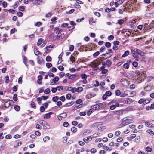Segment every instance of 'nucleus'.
Masks as SVG:
<instances>
[{
    "instance_id": "obj_60",
    "label": "nucleus",
    "mask_w": 154,
    "mask_h": 154,
    "mask_svg": "<svg viewBox=\"0 0 154 154\" xmlns=\"http://www.w3.org/2000/svg\"><path fill=\"white\" fill-rule=\"evenodd\" d=\"M52 15V13L51 12H49L46 15V17H51Z\"/></svg>"
},
{
    "instance_id": "obj_47",
    "label": "nucleus",
    "mask_w": 154,
    "mask_h": 154,
    "mask_svg": "<svg viewBox=\"0 0 154 154\" xmlns=\"http://www.w3.org/2000/svg\"><path fill=\"white\" fill-rule=\"evenodd\" d=\"M124 112H126L125 111V110H120L118 111V113L119 115H122Z\"/></svg>"
},
{
    "instance_id": "obj_16",
    "label": "nucleus",
    "mask_w": 154,
    "mask_h": 154,
    "mask_svg": "<svg viewBox=\"0 0 154 154\" xmlns=\"http://www.w3.org/2000/svg\"><path fill=\"white\" fill-rule=\"evenodd\" d=\"M129 51L128 50L125 51L124 54L122 55V57H125L129 55Z\"/></svg>"
},
{
    "instance_id": "obj_44",
    "label": "nucleus",
    "mask_w": 154,
    "mask_h": 154,
    "mask_svg": "<svg viewBox=\"0 0 154 154\" xmlns=\"http://www.w3.org/2000/svg\"><path fill=\"white\" fill-rule=\"evenodd\" d=\"M105 94H106V95L107 96H110L111 94L112 93L111 92L109 91H107L106 92Z\"/></svg>"
},
{
    "instance_id": "obj_30",
    "label": "nucleus",
    "mask_w": 154,
    "mask_h": 154,
    "mask_svg": "<svg viewBox=\"0 0 154 154\" xmlns=\"http://www.w3.org/2000/svg\"><path fill=\"white\" fill-rule=\"evenodd\" d=\"M19 2H18L17 1L16 2L15 4L13 5V7L14 9H15L16 7H17L19 5Z\"/></svg>"
},
{
    "instance_id": "obj_21",
    "label": "nucleus",
    "mask_w": 154,
    "mask_h": 154,
    "mask_svg": "<svg viewBox=\"0 0 154 154\" xmlns=\"http://www.w3.org/2000/svg\"><path fill=\"white\" fill-rule=\"evenodd\" d=\"M64 37V36H62V35L60 33V34H57V39L58 40L63 39Z\"/></svg>"
},
{
    "instance_id": "obj_51",
    "label": "nucleus",
    "mask_w": 154,
    "mask_h": 154,
    "mask_svg": "<svg viewBox=\"0 0 154 154\" xmlns=\"http://www.w3.org/2000/svg\"><path fill=\"white\" fill-rule=\"evenodd\" d=\"M71 131L72 132H75L77 131V128L75 127H72L71 128Z\"/></svg>"
},
{
    "instance_id": "obj_42",
    "label": "nucleus",
    "mask_w": 154,
    "mask_h": 154,
    "mask_svg": "<svg viewBox=\"0 0 154 154\" xmlns=\"http://www.w3.org/2000/svg\"><path fill=\"white\" fill-rule=\"evenodd\" d=\"M46 66L48 68H49L52 66V64L50 63H46Z\"/></svg>"
},
{
    "instance_id": "obj_62",
    "label": "nucleus",
    "mask_w": 154,
    "mask_h": 154,
    "mask_svg": "<svg viewBox=\"0 0 154 154\" xmlns=\"http://www.w3.org/2000/svg\"><path fill=\"white\" fill-rule=\"evenodd\" d=\"M135 85L134 84H132L130 86V88L131 89H133L135 88Z\"/></svg>"
},
{
    "instance_id": "obj_37",
    "label": "nucleus",
    "mask_w": 154,
    "mask_h": 154,
    "mask_svg": "<svg viewBox=\"0 0 154 154\" xmlns=\"http://www.w3.org/2000/svg\"><path fill=\"white\" fill-rule=\"evenodd\" d=\"M93 111L91 109H89L87 112V115L89 116L93 112Z\"/></svg>"
},
{
    "instance_id": "obj_26",
    "label": "nucleus",
    "mask_w": 154,
    "mask_h": 154,
    "mask_svg": "<svg viewBox=\"0 0 154 154\" xmlns=\"http://www.w3.org/2000/svg\"><path fill=\"white\" fill-rule=\"evenodd\" d=\"M50 92V90L49 88H47L44 91V93L46 94H49Z\"/></svg>"
},
{
    "instance_id": "obj_15",
    "label": "nucleus",
    "mask_w": 154,
    "mask_h": 154,
    "mask_svg": "<svg viewBox=\"0 0 154 154\" xmlns=\"http://www.w3.org/2000/svg\"><path fill=\"white\" fill-rule=\"evenodd\" d=\"M74 102L72 101L64 105V107H67L73 104Z\"/></svg>"
},
{
    "instance_id": "obj_10",
    "label": "nucleus",
    "mask_w": 154,
    "mask_h": 154,
    "mask_svg": "<svg viewBox=\"0 0 154 154\" xmlns=\"http://www.w3.org/2000/svg\"><path fill=\"white\" fill-rule=\"evenodd\" d=\"M136 51L137 53V55L139 54V55L142 56L144 55L145 53L144 52L136 48Z\"/></svg>"
},
{
    "instance_id": "obj_4",
    "label": "nucleus",
    "mask_w": 154,
    "mask_h": 154,
    "mask_svg": "<svg viewBox=\"0 0 154 154\" xmlns=\"http://www.w3.org/2000/svg\"><path fill=\"white\" fill-rule=\"evenodd\" d=\"M67 115L66 113V112H64L57 116V117L58 120L61 121L62 119L63 118H65L67 116Z\"/></svg>"
},
{
    "instance_id": "obj_28",
    "label": "nucleus",
    "mask_w": 154,
    "mask_h": 154,
    "mask_svg": "<svg viewBox=\"0 0 154 154\" xmlns=\"http://www.w3.org/2000/svg\"><path fill=\"white\" fill-rule=\"evenodd\" d=\"M14 109L16 111H18L20 110V107L18 105H15L14 106Z\"/></svg>"
},
{
    "instance_id": "obj_2",
    "label": "nucleus",
    "mask_w": 154,
    "mask_h": 154,
    "mask_svg": "<svg viewBox=\"0 0 154 154\" xmlns=\"http://www.w3.org/2000/svg\"><path fill=\"white\" fill-rule=\"evenodd\" d=\"M125 94L126 96L132 97L136 94V93L134 91H125Z\"/></svg>"
},
{
    "instance_id": "obj_43",
    "label": "nucleus",
    "mask_w": 154,
    "mask_h": 154,
    "mask_svg": "<svg viewBox=\"0 0 154 154\" xmlns=\"http://www.w3.org/2000/svg\"><path fill=\"white\" fill-rule=\"evenodd\" d=\"M5 82L7 83H8L9 82V77L8 76H7L5 77Z\"/></svg>"
},
{
    "instance_id": "obj_1",
    "label": "nucleus",
    "mask_w": 154,
    "mask_h": 154,
    "mask_svg": "<svg viewBox=\"0 0 154 154\" xmlns=\"http://www.w3.org/2000/svg\"><path fill=\"white\" fill-rule=\"evenodd\" d=\"M122 123L119 126V128L133 122V120L132 119H128L127 117L124 118L122 119Z\"/></svg>"
},
{
    "instance_id": "obj_14",
    "label": "nucleus",
    "mask_w": 154,
    "mask_h": 154,
    "mask_svg": "<svg viewBox=\"0 0 154 154\" xmlns=\"http://www.w3.org/2000/svg\"><path fill=\"white\" fill-rule=\"evenodd\" d=\"M52 114V112H50L46 114L44 116V119H48L50 118L51 115Z\"/></svg>"
},
{
    "instance_id": "obj_22",
    "label": "nucleus",
    "mask_w": 154,
    "mask_h": 154,
    "mask_svg": "<svg viewBox=\"0 0 154 154\" xmlns=\"http://www.w3.org/2000/svg\"><path fill=\"white\" fill-rule=\"evenodd\" d=\"M68 88L73 93H74L76 91V88H73L72 87H69Z\"/></svg>"
},
{
    "instance_id": "obj_5",
    "label": "nucleus",
    "mask_w": 154,
    "mask_h": 154,
    "mask_svg": "<svg viewBox=\"0 0 154 154\" xmlns=\"http://www.w3.org/2000/svg\"><path fill=\"white\" fill-rule=\"evenodd\" d=\"M103 125L102 122H96L91 125V127L92 128H94L95 127H98L99 125Z\"/></svg>"
},
{
    "instance_id": "obj_54",
    "label": "nucleus",
    "mask_w": 154,
    "mask_h": 154,
    "mask_svg": "<svg viewBox=\"0 0 154 154\" xmlns=\"http://www.w3.org/2000/svg\"><path fill=\"white\" fill-rule=\"evenodd\" d=\"M17 95L16 94H14V96L13 97V99L15 101H17Z\"/></svg>"
},
{
    "instance_id": "obj_33",
    "label": "nucleus",
    "mask_w": 154,
    "mask_h": 154,
    "mask_svg": "<svg viewBox=\"0 0 154 154\" xmlns=\"http://www.w3.org/2000/svg\"><path fill=\"white\" fill-rule=\"evenodd\" d=\"M38 2H37L36 3H37V5H40L43 3L45 0H38Z\"/></svg>"
},
{
    "instance_id": "obj_17",
    "label": "nucleus",
    "mask_w": 154,
    "mask_h": 154,
    "mask_svg": "<svg viewBox=\"0 0 154 154\" xmlns=\"http://www.w3.org/2000/svg\"><path fill=\"white\" fill-rule=\"evenodd\" d=\"M22 57L23 58V62L25 64V65L27 66V58L26 57H25V56H22Z\"/></svg>"
},
{
    "instance_id": "obj_56",
    "label": "nucleus",
    "mask_w": 154,
    "mask_h": 154,
    "mask_svg": "<svg viewBox=\"0 0 154 154\" xmlns=\"http://www.w3.org/2000/svg\"><path fill=\"white\" fill-rule=\"evenodd\" d=\"M144 99L142 98L140 99L138 101V103L140 104H142V103H144Z\"/></svg>"
},
{
    "instance_id": "obj_25",
    "label": "nucleus",
    "mask_w": 154,
    "mask_h": 154,
    "mask_svg": "<svg viewBox=\"0 0 154 154\" xmlns=\"http://www.w3.org/2000/svg\"><path fill=\"white\" fill-rule=\"evenodd\" d=\"M34 52L36 56H37L39 54L40 52L38 50H37L36 49H34Z\"/></svg>"
},
{
    "instance_id": "obj_9",
    "label": "nucleus",
    "mask_w": 154,
    "mask_h": 154,
    "mask_svg": "<svg viewBox=\"0 0 154 154\" xmlns=\"http://www.w3.org/2000/svg\"><path fill=\"white\" fill-rule=\"evenodd\" d=\"M59 79V77L58 76L55 77L53 80L52 82L51 83V85H54L56 82H57Z\"/></svg>"
},
{
    "instance_id": "obj_13",
    "label": "nucleus",
    "mask_w": 154,
    "mask_h": 154,
    "mask_svg": "<svg viewBox=\"0 0 154 154\" xmlns=\"http://www.w3.org/2000/svg\"><path fill=\"white\" fill-rule=\"evenodd\" d=\"M133 101L132 100V99L129 98H127L125 100V103L126 104H130Z\"/></svg>"
},
{
    "instance_id": "obj_32",
    "label": "nucleus",
    "mask_w": 154,
    "mask_h": 154,
    "mask_svg": "<svg viewBox=\"0 0 154 154\" xmlns=\"http://www.w3.org/2000/svg\"><path fill=\"white\" fill-rule=\"evenodd\" d=\"M146 132L147 133H149V134L152 135H153L154 134L153 132L152 131V130L151 129L147 130L146 131Z\"/></svg>"
},
{
    "instance_id": "obj_27",
    "label": "nucleus",
    "mask_w": 154,
    "mask_h": 154,
    "mask_svg": "<svg viewBox=\"0 0 154 154\" xmlns=\"http://www.w3.org/2000/svg\"><path fill=\"white\" fill-rule=\"evenodd\" d=\"M106 127L105 126H103L102 127H100L98 129V131H101L106 129Z\"/></svg>"
},
{
    "instance_id": "obj_29",
    "label": "nucleus",
    "mask_w": 154,
    "mask_h": 154,
    "mask_svg": "<svg viewBox=\"0 0 154 154\" xmlns=\"http://www.w3.org/2000/svg\"><path fill=\"white\" fill-rule=\"evenodd\" d=\"M58 97L57 96H56L53 97L52 98V100L53 101L56 102L58 99Z\"/></svg>"
},
{
    "instance_id": "obj_3",
    "label": "nucleus",
    "mask_w": 154,
    "mask_h": 154,
    "mask_svg": "<svg viewBox=\"0 0 154 154\" xmlns=\"http://www.w3.org/2000/svg\"><path fill=\"white\" fill-rule=\"evenodd\" d=\"M103 105V104L100 103L92 106L91 108L94 110H98L102 108Z\"/></svg>"
},
{
    "instance_id": "obj_31",
    "label": "nucleus",
    "mask_w": 154,
    "mask_h": 154,
    "mask_svg": "<svg viewBox=\"0 0 154 154\" xmlns=\"http://www.w3.org/2000/svg\"><path fill=\"white\" fill-rule=\"evenodd\" d=\"M77 76V74L70 75V76H69V79H72L74 78Z\"/></svg>"
},
{
    "instance_id": "obj_49",
    "label": "nucleus",
    "mask_w": 154,
    "mask_h": 154,
    "mask_svg": "<svg viewBox=\"0 0 154 154\" xmlns=\"http://www.w3.org/2000/svg\"><path fill=\"white\" fill-rule=\"evenodd\" d=\"M50 137L48 136L45 137L43 139V140L45 142L46 140H49Z\"/></svg>"
},
{
    "instance_id": "obj_48",
    "label": "nucleus",
    "mask_w": 154,
    "mask_h": 154,
    "mask_svg": "<svg viewBox=\"0 0 154 154\" xmlns=\"http://www.w3.org/2000/svg\"><path fill=\"white\" fill-rule=\"evenodd\" d=\"M57 90V88H53L51 89V91L53 93H55Z\"/></svg>"
},
{
    "instance_id": "obj_19",
    "label": "nucleus",
    "mask_w": 154,
    "mask_h": 154,
    "mask_svg": "<svg viewBox=\"0 0 154 154\" xmlns=\"http://www.w3.org/2000/svg\"><path fill=\"white\" fill-rule=\"evenodd\" d=\"M106 64L108 67L110 66L112 63V62L109 59L106 60Z\"/></svg>"
},
{
    "instance_id": "obj_18",
    "label": "nucleus",
    "mask_w": 154,
    "mask_h": 154,
    "mask_svg": "<svg viewBox=\"0 0 154 154\" xmlns=\"http://www.w3.org/2000/svg\"><path fill=\"white\" fill-rule=\"evenodd\" d=\"M76 92H82L83 90V88L81 87H77L76 88Z\"/></svg>"
},
{
    "instance_id": "obj_36",
    "label": "nucleus",
    "mask_w": 154,
    "mask_h": 154,
    "mask_svg": "<svg viewBox=\"0 0 154 154\" xmlns=\"http://www.w3.org/2000/svg\"><path fill=\"white\" fill-rule=\"evenodd\" d=\"M124 22V20L123 19H120L118 20V23L119 24L121 25Z\"/></svg>"
},
{
    "instance_id": "obj_64",
    "label": "nucleus",
    "mask_w": 154,
    "mask_h": 154,
    "mask_svg": "<svg viewBox=\"0 0 154 154\" xmlns=\"http://www.w3.org/2000/svg\"><path fill=\"white\" fill-rule=\"evenodd\" d=\"M116 94L117 96H119L121 94V92L119 90H117L116 91Z\"/></svg>"
},
{
    "instance_id": "obj_57",
    "label": "nucleus",
    "mask_w": 154,
    "mask_h": 154,
    "mask_svg": "<svg viewBox=\"0 0 154 154\" xmlns=\"http://www.w3.org/2000/svg\"><path fill=\"white\" fill-rule=\"evenodd\" d=\"M71 97V95L70 94H67L66 96V98L67 99H69Z\"/></svg>"
},
{
    "instance_id": "obj_58",
    "label": "nucleus",
    "mask_w": 154,
    "mask_h": 154,
    "mask_svg": "<svg viewBox=\"0 0 154 154\" xmlns=\"http://www.w3.org/2000/svg\"><path fill=\"white\" fill-rule=\"evenodd\" d=\"M60 100L63 102H64L65 100V98L64 96H62L60 97Z\"/></svg>"
},
{
    "instance_id": "obj_55",
    "label": "nucleus",
    "mask_w": 154,
    "mask_h": 154,
    "mask_svg": "<svg viewBox=\"0 0 154 154\" xmlns=\"http://www.w3.org/2000/svg\"><path fill=\"white\" fill-rule=\"evenodd\" d=\"M42 24V23L40 22H38L35 24V26L38 27H39Z\"/></svg>"
},
{
    "instance_id": "obj_6",
    "label": "nucleus",
    "mask_w": 154,
    "mask_h": 154,
    "mask_svg": "<svg viewBox=\"0 0 154 154\" xmlns=\"http://www.w3.org/2000/svg\"><path fill=\"white\" fill-rule=\"evenodd\" d=\"M131 53L133 57L134 58L137 57V54L136 51V48L134 50L131 49Z\"/></svg>"
},
{
    "instance_id": "obj_12",
    "label": "nucleus",
    "mask_w": 154,
    "mask_h": 154,
    "mask_svg": "<svg viewBox=\"0 0 154 154\" xmlns=\"http://www.w3.org/2000/svg\"><path fill=\"white\" fill-rule=\"evenodd\" d=\"M133 106H131L127 107L125 109V111H132L133 110Z\"/></svg>"
},
{
    "instance_id": "obj_8",
    "label": "nucleus",
    "mask_w": 154,
    "mask_h": 154,
    "mask_svg": "<svg viewBox=\"0 0 154 154\" xmlns=\"http://www.w3.org/2000/svg\"><path fill=\"white\" fill-rule=\"evenodd\" d=\"M37 63L40 64L44 63L43 60L42 58L40 57H38L37 58Z\"/></svg>"
},
{
    "instance_id": "obj_50",
    "label": "nucleus",
    "mask_w": 154,
    "mask_h": 154,
    "mask_svg": "<svg viewBox=\"0 0 154 154\" xmlns=\"http://www.w3.org/2000/svg\"><path fill=\"white\" fill-rule=\"evenodd\" d=\"M70 60V61H72V63H73L75 61V58L74 57L72 56V55H71Z\"/></svg>"
},
{
    "instance_id": "obj_53",
    "label": "nucleus",
    "mask_w": 154,
    "mask_h": 154,
    "mask_svg": "<svg viewBox=\"0 0 154 154\" xmlns=\"http://www.w3.org/2000/svg\"><path fill=\"white\" fill-rule=\"evenodd\" d=\"M140 139V136H137V137L135 139V140L136 142L138 143L139 142Z\"/></svg>"
},
{
    "instance_id": "obj_24",
    "label": "nucleus",
    "mask_w": 154,
    "mask_h": 154,
    "mask_svg": "<svg viewBox=\"0 0 154 154\" xmlns=\"http://www.w3.org/2000/svg\"><path fill=\"white\" fill-rule=\"evenodd\" d=\"M81 77L82 79H87V77L85 74H81Z\"/></svg>"
},
{
    "instance_id": "obj_59",
    "label": "nucleus",
    "mask_w": 154,
    "mask_h": 154,
    "mask_svg": "<svg viewBox=\"0 0 154 154\" xmlns=\"http://www.w3.org/2000/svg\"><path fill=\"white\" fill-rule=\"evenodd\" d=\"M132 65L134 67H137L138 66V63L136 62H134L132 63Z\"/></svg>"
},
{
    "instance_id": "obj_35",
    "label": "nucleus",
    "mask_w": 154,
    "mask_h": 154,
    "mask_svg": "<svg viewBox=\"0 0 154 154\" xmlns=\"http://www.w3.org/2000/svg\"><path fill=\"white\" fill-rule=\"evenodd\" d=\"M146 150L147 152H150L152 151V149L149 147L147 146L146 148Z\"/></svg>"
},
{
    "instance_id": "obj_52",
    "label": "nucleus",
    "mask_w": 154,
    "mask_h": 154,
    "mask_svg": "<svg viewBox=\"0 0 154 154\" xmlns=\"http://www.w3.org/2000/svg\"><path fill=\"white\" fill-rule=\"evenodd\" d=\"M17 15L19 17H21L23 16V14L20 12H18L17 13Z\"/></svg>"
},
{
    "instance_id": "obj_20",
    "label": "nucleus",
    "mask_w": 154,
    "mask_h": 154,
    "mask_svg": "<svg viewBox=\"0 0 154 154\" xmlns=\"http://www.w3.org/2000/svg\"><path fill=\"white\" fill-rule=\"evenodd\" d=\"M11 105L9 101H7L5 102L4 103V106L6 108H8Z\"/></svg>"
},
{
    "instance_id": "obj_34",
    "label": "nucleus",
    "mask_w": 154,
    "mask_h": 154,
    "mask_svg": "<svg viewBox=\"0 0 154 154\" xmlns=\"http://www.w3.org/2000/svg\"><path fill=\"white\" fill-rule=\"evenodd\" d=\"M150 99H144V104H146L148 103H149L150 102Z\"/></svg>"
},
{
    "instance_id": "obj_11",
    "label": "nucleus",
    "mask_w": 154,
    "mask_h": 154,
    "mask_svg": "<svg viewBox=\"0 0 154 154\" xmlns=\"http://www.w3.org/2000/svg\"><path fill=\"white\" fill-rule=\"evenodd\" d=\"M104 67L102 66L100 68V69L102 70V73L104 74L107 73L108 71V70L106 69H104Z\"/></svg>"
},
{
    "instance_id": "obj_39",
    "label": "nucleus",
    "mask_w": 154,
    "mask_h": 154,
    "mask_svg": "<svg viewBox=\"0 0 154 154\" xmlns=\"http://www.w3.org/2000/svg\"><path fill=\"white\" fill-rule=\"evenodd\" d=\"M46 60L47 61H51V57L49 56H48L46 58Z\"/></svg>"
},
{
    "instance_id": "obj_23",
    "label": "nucleus",
    "mask_w": 154,
    "mask_h": 154,
    "mask_svg": "<svg viewBox=\"0 0 154 154\" xmlns=\"http://www.w3.org/2000/svg\"><path fill=\"white\" fill-rule=\"evenodd\" d=\"M43 39L42 38H40L39 39L37 43V45L38 46H39L41 45L42 43Z\"/></svg>"
},
{
    "instance_id": "obj_61",
    "label": "nucleus",
    "mask_w": 154,
    "mask_h": 154,
    "mask_svg": "<svg viewBox=\"0 0 154 154\" xmlns=\"http://www.w3.org/2000/svg\"><path fill=\"white\" fill-rule=\"evenodd\" d=\"M97 151L96 149L95 148H92L91 150V152L92 153H94Z\"/></svg>"
},
{
    "instance_id": "obj_63",
    "label": "nucleus",
    "mask_w": 154,
    "mask_h": 154,
    "mask_svg": "<svg viewBox=\"0 0 154 154\" xmlns=\"http://www.w3.org/2000/svg\"><path fill=\"white\" fill-rule=\"evenodd\" d=\"M69 123L67 122H64L63 123V126L64 127H67L69 125Z\"/></svg>"
},
{
    "instance_id": "obj_38",
    "label": "nucleus",
    "mask_w": 154,
    "mask_h": 154,
    "mask_svg": "<svg viewBox=\"0 0 154 154\" xmlns=\"http://www.w3.org/2000/svg\"><path fill=\"white\" fill-rule=\"evenodd\" d=\"M105 45L106 47L109 48L111 46V44L109 42H107L106 43Z\"/></svg>"
},
{
    "instance_id": "obj_46",
    "label": "nucleus",
    "mask_w": 154,
    "mask_h": 154,
    "mask_svg": "<svg viewBox=\"0 0 154 154\" xmlns=\"http://www.w3.org/2000/svg\"><path fill=\"white\" fill-rule=\"evenodd\" d=\"M31 105L32 108H33L34 109L36 108V106L35 105V103L34 102H32L31 103Z\"/></svg>"
},
{
    "instance_id": "obj_40",
    "label": "nucleus",
    "mask_w": 154,
    "mask_h": 154,
    "mask_svg": "<svg viewBox=\"0 0 154 154\" xmlns=\"http://www.w3.org/2000/svg\"><path fill=\"white\" fill-rule=\"evenodd\" d=\"M123 67L126 69H128L129 67V65L128 63H126L124 64Z\"/></svg>"
},
{
    "instance_id": "obj_41",
    "label": "nucleus",
    "mask_w": 154,
    "mask_h": 154,
    "mask_svg": "<svg viewBox=\"0 0 154 154\" xmlns=\"http://www.w3.org/2000/svg\"><path fill=\"white\" fill-rule=\"evenodd\" d=\"M18 9L19 11H23L24 10V8L23 6H20L19 7Z\"/></svg>"
},
{
    "instance_id": "obj_45",
    "label": "nucleus",
    "mask_w": 154,
    "mask_h": 154,
    "mask_svg": "<svg viewBox=\"0 0 154 154\" xmlns=\"http://www.w3.org/2000/svg\"><path fill=\"white\" fill-rule=\"evenodd\" d=\"M74 49V46L73 45H70L69 46V51H73Z\"/></svg>"
},
{
    "instance_id": "obj_7",
    "label": "nucleus",
    "mask_w": 154,
    "mask_h": 154,
    "mask_svg": "<svg viewBox=\"0 0 154 154\" xmlns=\"http://www.w3.org/2000/svg\"><path fill=\"white\" fill-rule=\"evenodd\" d=\"M112 50L111 49H108V51L109 53H106L105 54H103L102 55V57H103V56H105L106 55H109V56H107L106 58H109L112 55V54H110V53L112 52Z\"/></svg>"
}]
</instances>
